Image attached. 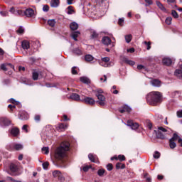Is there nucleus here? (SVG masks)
Segmentation results:
<instances>
[{"mask_svg":"<svg viewBox=\"0 0 182 182\" xmlns=\"http://www.w3.org/2000/svg\"><path fill=\"white\" fill-rule=\"evenodd\" d=\"M68 127H69V124H65V125L63 124H60L58 125V128L60 130H66V129H68Z\"/></svg>","mask_w":182,"mask_h":182,"instance_id":"obj_31","label":"nucleus"},{"mask_svg":"<svg viewBox=\"0 0 182 182\" xmlns=\"http://www.w3.org/2000/svg\"><path fill=\"white\" fill-rule=\"evenodd\" d=\"M60 4L59 0H51L50 1V6L51 8H58Z\"/></svg>","mask_w":182,"mask_h":182,"instance_id":"obj_17","label":"nucleus"},{"mask_svg":"<svg viewBox=\"0 0 182 182\" xmlns=\"http://www.w3.org/2000/svg\"><path fill=\"white\" fill-rule=\"evenodd\" d=\"M100 66H103V68H109V66H112L111 63H105V61L102 60L99 62Z\"/></svg>","mask_w":182,"mask_h":182,"instance_id":"obj_25","label":"nucleus"},{"mask_svg":"<svg viewBox=\"0 0 182 182\" xmlns=\"http://www.w3.org/2000/svg\"><path fill=\"white\" fill-rule=\"evenodd\" d=\"M43 168H44V170H46L48 168V167H49V162H44L42 164Z\"/></svg>","mask_w":182,"mask_h":182,"instance_id":"obj_49","label":"nucleus"},{"mask_svg":"<svg viewBox=\"0 0 182 182\" xmlns=\"http://www.w3.org/2000/svg\"><path fill=\"white\" fill-rule=\"evenodd\" d=\"M43 12H48L49 11V6L48 5H44L43 6Z\"/></svg>","mask_w":182,"mask_h":182,"instance_id":"obj_52","label":"nucleus"},{"mask_svg":"<svg viewBox=\"0 0 182 182\" xmlns=\"http://www.w3.org/2000/svg\"><path fill=\"white\" fill-rule=\"evenodd\" d=\"M70 144L69 142H63L60 146H58L54 154V157L56 160H62L66 157V151H69V147Z\"/></svg>","mask_w":182,"mask_h":182,"instance_id":"obj_1","label":"nucleus"},{"mask_svg":"<svg viewBox=\"0 0 182 182\" xmlns=\"http://www.w3.org/2000/svg\"><path fill=\"white\" fill-rule=\"evenodd\" d=\"M98 36H99V34H97V33H96V31L91 32V38L92 39H96V38H97Z\"/></svg>","mask_w":182,"mask_h":182,"instance_id":"obj_41","label":"nucleus"},{"mask_svg":"<svg viewBox=\"0 0 182 182\" xmlns=\"http://www.w3.org/2000/svg\"><path fill=\"white\" fill-rule=\"evenodd\" d=\"M9 169H10V171H11V173H16V171L19 170V168L17 166L16 164H11L9 166Z\"/></svg>","mask_w":182,"mask_h":182,"instance_id":"obj_12","label":"nucleus"},{"mask_svg":"<svg viewBox=\"0 0 182 182\" xmlns=\"http://www.w3.org/2000/svg\"><path fill=\"white\" fill-rule=\"evenodd\" d=\"M124 62L125 63H127V65H130V66H134V65H135L136 63H134V61L132 60H129L127 58H124Z\"/></svg>","mask_w":182,"mask_h":182,"instance_id":"obj_27","label":"nucleus"},{"mask_svg":"<svg viewBox=\"0 0 182 182\" xmlns=\"http://www.w3.org/2000/svg\"><path fill=\"white\" fill-rule=\"evenodd\" d=\"M132 111V109L129 107V106H124L123 108L119 109L120 113H124V112H127L129 113V112Z\"/></svg>","mask_w":182,"mask_h":182,"instance_id":"obj_23","label":"nucleus"},{"mask_svg":"<svg viewBox=\"0 0 182 182\" xmlns=\"http://www.w3.org/2000/svg\"><path fill=\"white\" fill-rule=\"evenodd\" d=\"M154 132L159 139H164V133H167V129L163 127H159L158 132L155 130Z\"/></svg>","mask_w":182,"mask_h":182,"instance_id":"obj_4","label":"nucleus"},{"mask_svg":"<svg viewBox=\"0 0 182 182\" xmlns=\"http://www.w3.org/2000/svg\"><path fill=\"white\" fill-rule=\"evenodd\" d=\"M18 119H20V120H28L29 115L25 111H22L19 112Z\"/></svg>","mask_w":182,"mask_h":182,"instance_id":"obj_8","label":"nucleus"},{"mask_svg":"<svg viewBox=\"0 0 182 182\" xmlns=\"http://www.w3.org/2000/svg\"><path fill=\"white\" fill-rule=\"evenodd\" d=\"M70 99H72V100H76L77 102H79L80 100V96L79 94L73 93L70 96Z\"/></svg>","mask_w":182,"mask_h":182,"instance_id":"obj_19","label":"nucleus"},{"mask_svg":"<svg viewBox=\"0 0 182 182\" xmlns=\"http://www.w3.org/2000/svg\"><path fill=\"white\" fill-rule=\"evenodd\" d=\"M67 11L68 15H73V14H75V10H73V7L72 6H69L67 8Z\"/></svg>","mask_w":182,"mask_h":182,"instance_id":"obj_29","label":"nucleus"},{"mask_svg":"<svg viewBox=\"0 0 182 182\" xmlns=\"http://www.w3.org/2000/svg\"><path fill=\"white\" fill-rule=\"evenodd\" d=\"M16 15H19L20 16H25V11L21 9H17Z\"/></svg>","mask_w":182,"mask_h":182,"instance_id":"obj_36","label":"nucleus"},{"mask_svg":"<svg viewBox=\"0 0 182 182\" xmlns=\"http://www.w3.org/2000/svg\"><path fill=\"white\" fill-rule=\"evenodd\" d=\"M105 171H106L105 169H100L97 171V174H98V176H100V177H102V176H103V174H105Z\"/></svg>","mask_w":182,"mask_h":182,"instance_id":"obj_42","label":"nucleus"},{"mask_svg":"<svg viewBox=\"0 0 182 182\" xmlns=\"http://www.w3.org/2000/svg\"><path fill=\"white\" fill-rule=\"evenodd\" d=\"M89 160L92 161V163H97V157L96 156H94L92 154H90L88 155Z\"/></svg>","mask_w":182,"mask_h":182,"instance_id":"obj_22","label":"nucleus"},{"mask_svg":"<svg viewBox=\"0 0 182 182\" xmlns=\"http://www.w3.org/2000/svg\"><path fill=\"white\" fill-rule=\"evenodd\" d=\"M81 102L85 103L86 105H90V106H93V105L96 103L95 99L90 97H85L84 99L81 100Z\"/></svg>","mask_w":182,"mask_h":182,"instance_id":"obj_6","label":"nucleus"},{"mask_svg":"<svg viewBox=\"0 0 182 182\" xmlns=\"http://www.w3.org/2000/svg\"><path fill=\"white\" fill-rule=\"evenodd\" d=\"M38 77H39V74L37 72H33V80H38Z\"/></svg>","mask_w":182,"mask_h":182,"instance_id":"obj_40","label":"nucleus"},{"mask_svg":"<svg viewBox=\"0 0 182 182\" xmlns=\"http://www.w3.org/2000/svg\"><path fill=\"white\" fill-rule=\"evenodd\" d=\"M22 130H25L26 133H28V125H23L22 127Z\"/></svg>","mask_w":182,"mask_h":182,"instance_id":"obj_60","label":"nucleus"},{"mask_svg":"<svg viewBox=\"0 0 182 182\" xmlns=\"http://www.w3.org/2000/svg\"><path fill=\"white\" fill-rule=\"evenodd\" d=\"M156 5H157L158 8H159V9H161V11L166 12V8L164 7V6H163V4H161L160 1H156Z\"/></svg>","mask_w":182,"mask_h":182,"instance_id":"obj_30","label":"nucleus"},{"mask_svg":"<svg viewBox=\"0 0 182 182\" xmlns=\"http://www.w3.org/2000/svg\"><path fill=\"white\" fill-rule=\"evenodd\" d=\"M41 150L43 154H49V147H43Z\"/></svg>","mask_w":182,"mask_h":182,"instance_id":"obj_39","label":"nucleus"},{"mask_svg":"<svg viewBox=\"0 0 182 182\" xmlns=\"http://www.w3.org/2000/svg\"><path fill=\"white\" fill-rule=\"evenodd\" d=\"M6 66H10V68H11V69H14V65L11 63L1 64L0 68H1V70L6 72V70H8V68H6Z\"/></svg>","mask_w":182,"mask_h":182,"instance_id":"obj_15","label":"nucleus"},{"mask_svg":"<svg viewBox=\"0 0 182 182\" xmlns=\"http://www.w3.org/2000/svg\"><path fill=\"white\" fill-rule=\"evenodd\" d=\"M92 92L93 93H95V96L98 99L97 103L100 106H106V97H105V95H102L103 90L99 88L97 90H93Z\"/></svg>","mask_w":182,"mask_h":182,"instance_id":"obj_3","label":"nucleus"},{"mask_svg":"<svg viewBox=\"0 0 182 182\" xmlns=\"http://www.w3.org/2000/svg\"><path fill=\"white\" fill-rule=\"evenodd\" d=\"M129 127H131L132 130H136V129H139V124L137 123H134L132 121H127L126 124Z\"/></svg>","mask_w":182,"mask_h":182,"instance_id":"obj_7","label":"nucleus"},{"mask_svg":"<svg viewBox=\"0 0 182 182\" xmlns=\"http://www.w3.org/2000/svg\"><path fill=\"white\" fill-rule=\"evenodd\" d=\"M23 32H25V30H24L22 27H20V28L17 30V33H23Z\"/></svg>","mask_w":182,"mask_h":182,"instance_id":"obj_57","label":"nucleus"},{"mask_svg":"<svg viewBox=\"0 0 182 182\" xmlns=\"http://www.w3.org/2000/svg\"><path fill=\"white\" fill-rule=\"evenodd\" d=\"M116 168L117 170H123L124 168H126V165L122 163H117L116 164Z\"/></svg>","mask_w":182,"mask_h":182,"instance_id":"obj_26","label":"nucleus"},{"mask_svg":"<svg viewBox=\"0 0 182 182\" xmlns=\"http://www.w3.org/2000/svg\"><path fill=\"white\" fill-rule=\"evenodd\" d=\"M171 21H173V18L171 17L166 18L165 22L167 25H171Z\"/></svg>","mask_w":182,"mask_h":182,"instance_id":"obj_46","label":"nucleus"},{"mask_svg":"<svg viewBox=\"0 0 182 182\" xmlns=\"http://www.w3.org/2000/svg\"><path fill=\"white\" fill-rule=\"evenodd\" d=\"M10 133L11 135H13L14 137H16V136H18V134H19V129L16 128V127H14V128H12L11 130H10Z\"/></svg>","mask_w":182,"mask_h":182,"instance_id":"obj_16","label":"nucleus"},{"mask_svg":"<svg viewBox=\"0 0 182 182\" xmlns=\"http://www.w3.org/2000/svg\"><path fill=\"white\" fill-rule=\"evenodd\" d=\"M79 35H80V31H74L71 33L70 36L71 38H73V39H74V41H77Z\"/></svg>","mask_w":182,"mask_h":182,"instance_id":"obj_21","label":"nucleus"},{"mask_svg":"<svg viewBox=\"0 0 182 182\" xmlns=\"http://www.w3.org/2000/svg\"><path fill=\"white\" fill-rule=\"evenodd\" d=\"M162 63L166 66H170L173 63V60L170 58H164L162 60Z\"/></svg>","mask_w":182,"mask_h":182,"instance_id":"obj_11","label":"nucleus"},{"mask_svg":"<svg viewBox=\"0 0 182 182\" xmlns=\"http://www.w3.org/2000/svg\"><path fill=\"white\" fill-rule=\"evenodd\" d=\"M71 72L73 75H77V71H76V67H73Z\"/></svg>","mask_w":182,"mask_h":182,"instance_id":"obj_56","label":"nucleus"},{"mask_svg":"<svg viewBox=\"0 0 182 182\" xmlns=\"http://www.w3.org/2000/svg\"><path fill=\"white\" fill-rule=\"evenodd\" d=\"M132 36L131 34L125 36V41L127 43H130V42H132Z\"/></svg>","mask_w":182,"mask_h":182,"instance_id":"obj_37","label":"nucleus"},{"mask_svg":"<svg viewBox=\"0 0 182 182\" xmlns=\"http://www.w3.org/2000/svg\"><path fill=\"white\" fill-rule=\"evenodd\" d=\"M175 76H177L178 77H182V71H181V70H176L175 71Z\"/></svg>","mask_w":182,"mask_h":182,"instance_id":"obj_38","label":"nucleus"},{"mask_svg":"<svg viewBox=\"0 0 182 182\" xmlns=\"http://www.w3.org/2000/svg\"><path fill=\"white\" fill-rule=\"evenodd\" d=\"M102 42L104 45H110L112 43V40L108 36L103 37L102 39Z\"/></svg>","mask_w":182,"mask_h":182,"instance_id":"obj_13","label":"nucleus"},{"mask_svg":"<svg viewBox=\"0 0 182 182\" xmlns=\"http://www.w3.org/2000/svg\"><path fill=\"white\" fill-rule=\"evenodd\" d=\"M177 117H179L180 119L182 118V109L177 111L176 112Z\"/></svg>","mask_w":182,"mask_h":182,"instance_id":"obj_53","label":"nucleus"},{"mask_svg":"<svg viewBox=\"0 0 182 182\" xmlns=\"http://www.w3.org/2000/svg\"><path fill=\"white\" fill-rule=\"evenodd\" d=\"M127 52H129V53H134V48H131L129 49H127Z\"/></svg>","mask_w":182,"mask_h":182,"instance_id":"obj_63","label":"nucleus"},{"mask_svg":"<svg viewBox=\"0 0 182 182\" xmlns=\"http://www.w3.org/2000/svg\"><path fill=\"white\" fill-rule=\"evenodd\" d=\"M102 62H105V63H110V58L109 57H105L101 59Z\"/></svg>","mask_w":182,"mask_h":182,"instance_id":"obj_44","label":"nucleus"},{"mask_svg":"<svg viewBox=\"0 0 182 182\" xmlns=\"http://www.w3.org/2000/svg\"><path fill=\"white\" fill-rule=\"evenodd\" d=\"M12 147L14 150H22L23 149V146L21 144H14L12 145Z\"/></svg>","mask_w":182,"mask_h":182,"instance_id":"obj_24","label":"nucleus"},{"mask_svg":"<svg viewBox=\"0 0 182 182\" xmlns=\"http://www.w3.org/2000/svg\"><path fill=\"white\" fill-rule=\"evenodd\" d=\"M9 12H11V14H13L14 15H16V10L14 7H11L10 9Z\"/></svg>","mask_w":182,"mask_h":182,"instance_id":"obj_54","label":"nucleus"},{"mask_svg":"<svg viewBox=\"0 0 182 182\" xmlns=\"http://www.w3.org/2000/svg\"><path fill=\"white\" fill-rule=\"evenodd\" d=\"M144 43L147 46L146 48L147 50H150V49H151V46H150L151 45L150 42L144 41Z\"/></svg>","mask_w":182,"mask_h":182,"instance_id":"obj_48","label":"nucleus"},{"mask_svg":"<svg viewBox=\"0 0 182 182\" xmlns=\"http://www.w3.org/2000/svg\"><path fill=\"white\" fill-rule=\"evenodd\" d=\"M107 170H108V171H112L113 170V165L112 164L107 165Z\"/></svg>","mask_w":182,"mask_h":182,"instance_id":"obj_51","label":"nucleus"},{"mask_svg":"<svg viewBox=\"0 0 182 182\" xmlns=\"http://www.w3.org/2000/svg\"><path fill=\"white\" fill-rule=\"evenodd\" d=\"M100 80L101 82H106L107 80V77H106V75H104V77H100Z\"/></svg>","mask_w":182,"mask_h":182,"instance_id":"obj_59","label":"nucleus"},{"mask_svg":"<svg viewBox=\"0 0 182 182\" xmlns=\"http://www.w3.org/2000/svg\"><path fill=\"white\" fill-rule=\"evenodd\" d=\"M151 83L152 86H154L155 87H160V86H161V82L159 80H152Z\"/></svg>","mask_w":182,"mask_h":182,"instance_id":"obj_18","label":"nucleus"},{"mask_svg":"<svg viewBox=\"0 0 182 182\" xmlns=\"http://www.w3.org/2000/svg\"><path fill=\"white\" fill-rule=\"evenodd\" d=\"M93 59H95V58H93V56H92V55H85V60L87 62H92V60H93Z\"/></svg>","mask_w":182,"mask_h":182,"instance_id":"obj_35","label":"nucleus"},{"mask_svg":"<svg viewBox=\"0 0 182 182\" xmlns=\"http://www.w3.org/2000/svg\"><path fill=\"white\" fill-rule=\"evenodd\" d=\"M0 124L2 126H9L11 124V121L5 117H1L0 118Z\"/></svg>","mask_w":182,"mask_h":182,"instance_id":"obj_10","label":"nucleus"},{"mask_svg":"<svg viewBox=\"0 0 182 182\" xmlns=\"http://www.w3.org/2000/svg\"><path fill=\"white\" fill-rule=\"evenodd\" d=\"M118 160H119L120 161H124V160H126V157L124 156V155H119Z\"/></svg>","mask_w":182,"mask_h":182,"instance_id":"obj_50","label":"nucleus"},{"mask_svg":"<svg viewBox=\"0 0 182 182\" xmlns=\"http://www.w3.org/2000/svg\"><path fill=\"white\" fill-rule=\"evenodd\" d=\"M53 177H55V178H58V180H60L61 181H63V180H65V178L62 177V173L59 171H54L53 172Z\"/></svg>","mask_w":182,"mask_h":182,"instance_id":"obj_9","label":"nucleus"},{"mask_svg":"<svg viewBox=\"0 0 182 182\" xmlns=\"http://www.w3.org/2000/svg\"><path fill=\"white\" fill-rule=\"evenodd\" d=\"M89 168H90V167H89L88 166H86L82 168V170L83 171L86 172V171H89Z\"/></svg>","mask_w":182,"mask_h":182,"instance_id":"obj_61","label":"nucleus"},{"mask_svg":"<svg viewBox=\"0 0 182 182\" xmlns=\"http://www.w3.org/2000/svg\"><path fill=\"white\" fill-rule=\"evenodd\" d=\"M24 16L27 18H35L36 16V12L31 8H28L24 11Z\"/></svg>","mask_w":182,"mask_h":182,"instance_id":"obj_5","label":"nucleus"},{"mask_svg":"<svg viewBox=\"0 0 182 182\" xmlns=\"http://www.w3.org/2000/svg\"><path fill=\"white\" fill-rule=\"evenodd\" d=\"M73 53L75 54V55H82V50H80V49L79 48H75L73 50Z\"/></svg>","mask_w":182,"mask_h":182,"instance_id":"obj_43","label":"nucleus"},{"mask_svg":"<svg viewBox=\"0 0 182 182\" xmlns=\"http://www.w3.org/2000/svg\"><path fill=\"white\" fill-rule=\"evenodd\" d=\"M146 100L151 106H156L161 102V94L157 91L151 92L146 96Z\"/></svg>","mask_w":182,"mask_h":182,"instance_id":"obj_2","label":"nucleus"},{"mask_svg":"<svg viewBox=\"0 0 182 182\" xmlns=\"http://www.w3.org/2000/svg\"><path fill=\"white\" fill-rule=\"evenodd\" d=\"M171 15L172 16H173V18H178V14H177V11H176L175 10H172Z\"/></svg>","mask_w":182,"mask_h":182,"instance_id":"obj_47","label":"nucleus"},{"mask_svg":"<svg viewBox=\"0 0 182 182\" xmlns=\"http://www.w3.org/2000/svg\"><path fill=\"white\" fill-rule=\"evenodd\" d=\"M181 137H180L178 136V134H177L176 133L173 134V137L170 139L172 141H176L179 140V139H181Z\"/></svg>","mask_w":182,"mask_h":182,"instance_id":"obj_32","label":"nucleus"},{"mask_svg":"<svg viewBox=\"0 0 182 182\" xmlns=\"http://www.w3.org/2000/svg\"><path fill=\"white\" fill-rule=\"evenodd\" d=\"M48 24L49 25V26H51V28H53V26L56 25V21H55V19L48 20Z\"/></svg>","mask_w":182,"mask_h":182,"instance_id":"obj_33","label":"nucleus"},{"mask_svg":"<svg viewBox=\"0 0 182 182\" xmlns=\"http://www.w3.org/2000/svg\"><path fill=\"white\" fill-rule=\"evenodd\" d=\"M124 22V18H119L118 21V23L120 26H123V23Z\"/></svg>","mask_w":182,"mask_h":182,"instance_id":"obj_55","label":"nucleus"},{"mask_svg":"<svg viewBox=\"0 0 182 182\" xmlns=\"http://www.w3.org/2000/svg\"><path fill=\"white\" fill-rule=\"evenodd\" d=\"M21 46L23 49H24V50L29 49V48L31 47V46L29 45V41L26 40L22 41Z\"/></svg>","mask_w":182,"mask_h":182,"instance_id":"obj_14","label":"nucleus"},{"mask_svg":"<svg viewBox=\"0 0 182 182\" xmlns=\"http://www.w3.org/2000/svg\"><path fill=\"white\" fill-rule=\"evenodd\" d=\"M70 28L71 31H77L79 28V24L73 21L70 24Z\"/></svg>","mask_w":182,"mask_h":182,"instance_id":"obj_20","label":"nucleus"},{"mask_svg":"<svg viewBox=\"0 0 182 182\" xmlns=\"http://www.w3.org/2000/svg\"><path fill=\"white\" fill-rule=\"evenodd\" d=\"M154 159H160V152L156 151L153 155Z\"/></svg>","mask_w":182,"mask_h":182,"instance_id":"obj_45","label":"nucleus"},{"mask_svg":"<svg viewBox=\"0 0 182 182\" xmlns=\"http://www.w3.org/2000/svg\"><path fill=\"white\" fill-rule=\"evenodd\" d=\"M169 146L171 149H176L177 147V144L174 141L169 140Z\"/></svg>","mask_w":182,"mask_h":182,"instance_id":"obj_34","label":"nucleus"},{"mask_svg":"<svg viewBox=\"0 0 182 182\" xmlns=\"http://www.w3.org/2000/svg\"><path fill=\"white\" fill-rule=\"evenodd\" d=\"M144 65H137V69L139 70H141V69H144Z\"/></svg>","mask_w":182,"mask_h":182,"instance_id":"obj_62","label":"nucleus"},{"mask_svg":"<svg viewBox=\"0 0 182 182\" xmlns=\"http://www.w3.org/2000/svg\"><path fill=\"white\" fill-rule=\"evenodd\" d=\"M80 82H82V83H85L87 85H89V83H90V80H89V78L86 77H81L80 78Z\"/></svg>","mask_w":182,"mask_h":182,"instance_id":"obj_28","label":"nucleus"},{"mask_svg":"<svg viewBox=\"0 0 182 182\" xmlns=\"http://www.w3.org/2000/svg\"><path fill=\"white\" fill-rule=\"evenodd\" d=\"M178 143H179L181 147H182V139H179Z\"/></svg>","mask_w":182,"mask_h":182,"instance_id":"obj_64","label":"nucleus"},{"mask_svg":"<svg viewBox=\"0 0 182 182\" xmlns=\"http://www.w3.org/2000/svg\"><path fill=\"white\" fill-rule=\"evenodd\" d=\"M1 16H8V11H0Z\"/></svg>","mask_w":182,"mask_h":182,"instance_id":"obj_58","label":"nucleus"}]
</instances>
